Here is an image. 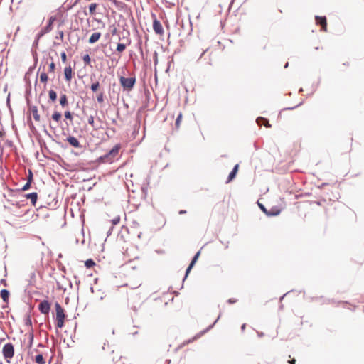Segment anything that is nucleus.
<instances>
[{
	"label": "nucleus",
	"instance_id": "a878e982",
	"mask_svg": "<svg viewBox=\"0 0 364 364\" xmlns=\"http://www.w3.org/2000/svg\"><path fill=\"white\" fill-rule=\"evenodd\" d=\"M48 95H49V98H50L53 102H54V101L56 100V98H57V94H56V92H55L53 90H50L49 91Z\"/></svg>",
	"mask_w": 364,
	"mask_h": 364
},
{
	"label": "nucleus",
	"instance_id": "f257e3e1",
	"mask_svg": "<svg viewBox=\"0 0 364 364\" xmlns=\"http://www.w3.org/2000/svg\"><path fill=\"white\" fill-rule=\"evenodd\" d=\"M121 145L116 144L107 154L99 157L98 161L102 163H112L117 157Z\"/></svg>",
	"mask_w": 364,
	"mask_h": 364
},
{
	"label": "nucleus",
	"instance_id": "20e7f679",
	"mask_svg": "<svg viewBox=\"0 0 364 364\" xmlns=\"http://www.w3.org/2000/svg\"><path fill=\"white\" fill-rule=\"evenodd\" d=\"M2 353L4 358L9 361V360L11 359L14 355V346L10 343L5 344L3 347Z\"/></svg>",
	"mask_w": 364,
	"mask_h": 364
},
{
	"label": "nucleus",
	"instance_id": "412c9836",
	"mask_svg": "<svg viewBox=\"0 0 364 364\" xmlns=\"http://www.w3.org/2000/svg\"><path fill=\"white\" fill-rule=\"evenodd\" d=\"M97 7V4L96 3H92L89 6V12L91 16L95 14L96 9Z\"/></svg>",
	"mask_w": 364,
	"mask_h": 364
},
{
	"label": "nucleus",
	"instance_id": "ddd939ff",
	"mask_svg": "<svg viewBox=\"0 0 364 364\" xmlns=\"http://www.w3.org/2000/svg\"><path fill=\"white\" fill-rule=\"evenodd\" d=\"M56 20L55 16H50L48 21V25L44 28L43 33H48L50 32L53 28V23Z\"/></svg>",
	"mask_w": 364,
	"mask_h": 364
},
{
	"label": "nucleus",
	"instance_id": "cd10ccee",
	"mask_svg": "<svg viewBox=\"0 0 364 364\" xmlns=\"http://www.w3.org/2000/svg\"><path fill=\"white\" fill-rule=\"evenodd\" d=\"M126 49V45L123 43H118L117 50L119 53L123 52Z\"/></svg>",
	"mask_w": 364,
	"mask_h": 364
},
{
	"label": "nucleus",
	"instance_id": "f3484780",
	"mask_svg": "<svg viewBox=\"0 0 364 364\" xmlns=\"http://www.w3.org/2000/svg\"><path fill=\"white\" fill-rule=\"evenodd\" d=\"M257 122L259 125H264L266 127H271L270 124L269 123V121L264 118V117H258L257 119Z\"/></svg>",
	"mask_w": 364,
	"mask_h": 364
},
{
	"label": "nucleus",
	"instance_id": "423d86ee",
	"mask_svg": "<svg viewBox=\"0 0 364 364\" xmlns=\"http://www.w3.org/2000/svg\"><path fill=\"white\" fill-rule=\"evenodd\" d=\"M316 23L318 25L321 26V31L326 32L327 31V21L325 16H316L315 17Z\"/></svg>",
	"mask_w": 364,
	"mask_h": 364
},
{
	"label": "nucleus",
	"instance_id": "2f4dec72",
	"mask_svg": "<svg viewBox=\"0 0 364 364\" xmlns=\"http://www.w3.org/2000/svg\"><path fill=\"white\" fill-rule=\"evenodd\" d=\"M88 123L89 124H90L94 129H95V121H94V117L93 116H90L89 118H88Z\"/></svg>",
	"mask_w": 364,
	"mask_h": 364
},
{
	"label": "nucleus",
	"instance_id": "473e14b6",
	"mask_svg": "<svg viewBox=\"0 0 364 364\" xmlns=\"http://www.w3.org/2000/svg\"><path fill=\"white\" fill-rule=\"evenodd\" d=\"M31 183H32L27 181L26 183L22 187L21 190L23 191L28 190L31 188Z\"/></svg>",
	"mask_w": 364,
	"mask_h": 364
},
{
	"label": "nucleus",
	"instance_id": "39448f33",
	"mask_svg": "<svg viewBox=\"0 0 364 364\" xmlns=\"http://www.w3.org/2000/svg\"><path fill=\"white\" fill-rule=\"evenodd\" d=\"M38 309L42 314L45 315L48 314L50 309V304L49 301L48 300L42 301L38 305Z\"/></svg>",
	"mask_w": 364,
	"mask_h": 364
},
{
	"label": "nucleus",
	"instance_id": "5701e85b",
	"mask_svg": "<svg viewBox=\"0 0 364 364\" xmlns=\"http://www.w3.org/2000/svg\"><path fill=\"white\" fill-rule=\"evenodd\" d=\"M48 77L46 73L42 72L40 75V80L41 82L46 83L48 81Z\"/></svg>",
	"mask_w": 364,
	"mask_h": 364
},
{
	"label": "nucleus",
	"instance_id": "9b49d317",
	"mask_svg": "<svg viewBox=\"0 0 364 364\" xmlns=\"http://www.w3.org/2000/svg\"><path fill=\"white\" fill-rule=\"evenodd\" d=\"M68 142L73 147L79 148L80 147V144L77 138L73 136H69L67 138Z\"/></svg>",
	"mask_w": 364,
	"mask_h": 364
},
{
	"label": "nucleus",
	"instance_id": "7ed1b4c3",
	"mask_svg": "<svg viewBox=\"0 0 364 364\" xmlns=\"http://www.w3.org/2000/svg\"><path fill=\"white\" fill-rule=\"evenodd\" d=\"M119 82L124 90L130 91L136 83V77H133L127 78L122 76L119 77Z\"/></svg>",
	"mask_w": 364,
	"mask_h": 364
},
{
	"label": "nucleus",
	"instance_id": "f03ea898",
	"mask_svg": "<svg viewBox=\"0 0 364 364\" xmlns=\"http://www.w3.org/2000/svg\"><path fill=\"white\" fill-rule=\"evenodd\" d=\"M55 309L56 311V326L58 328H61L64 326V321L65 318V314L63 307L58 304H55Z\"/></svg>",
	"mask_w": 364,
	"mask_h": 364
},
{
	"label": "nucleus",
	"instance_id": "bb28decb",
	"mask_svg": "<svg viewBox=\"0 0 364 364\" xmlns=\"http://www.w3.org/2000/svg\"><path fill=\"white\" fill-rule=\"evenodd\" d=\"M95 264V262L90 259L85 261V265L87 268H91Z\"/></svg>",
	"mask_w": 364,
	"mask_h": 364
},
{
	"label": "nucleus",
	"instance_id": "6e6552de",
	"mask_svg": "<svg viewBox=\"0 0 364 364\" xmlns=\"http://www.w3.org/2000/svg\"><path fill=\"white\" fill-rule=\"evenodd\" d=\"M51 118L53 120V122L55 123V126H53L51 122H50L49 126H50V129H54L58 126L59 122L60 121V119L62 118V115L59 112L55 111L53 112V114H52Z\"/></svg>",
	"mask_w": 364,
	"mask_h": 364
},
{
	"label": "nucleus",
	"instance_id": "37998d69",
	"mask_svg": "<svg viewBox=\"0 0 364 364\" xmlns=\"http://www.w3.org/2000/svg\"><path fill=\"white\" fill-rule=\"evenodd\" d=\"M245 328H246V324L245 323L242 324L241 326L242 331H245Z\"/></svg>",
	"mask_w": 364,
	"mask_h": 364
},
{
	"label": "nucleus",
	"instance_id": "7c9ffc66",
	"mask_svg": "<svg viewBox=\"0 0 364 364\" xmlns=\"http://www.w3.org/2000/svg\"><path fill=\"white\" fill-rule=\"evenodd\" d=\"M97 100L98 102L102 103L104 101V95L102 92H100L97 96Z\"/></svg>",
	"mask_w": 364,
	"mask_h": 364
},
{
	"label": "nucleus",
	"instance_id": "58836bf2",
	"mask_svg": "<svg viewBox=\"0 0 364 364\" xmlns=\"http://www.w3.org/2000/svg\"><path fill=\"white\" fill-rule=\"evenodd\" d=\"M237 301V300L235 298H231L228 300V302L230 304H235Z\"/></svg>",
	"mask_w": 364,
	"mask_h": 364
},
{
	"label": "nucleus",
	"instance_id": "ea45409f",
	"mask_svg": "<svg viewBox=\"0 0 364 364\" xmlns=\"http://www.w3.org/2000/svg\"><path fill=\"white\" fill-rule=\"evenodd\" d=\"M111 28H112V35H115L117 33V29L116 26L114 25H113L112 26H111Z\"/></svg>",
	"mask_w": 364,
	"mask_h": 364
},
{
	"label": "nucleus",
	"instance_id": "79ce46f5",
	"mask_svg": "<svg viewBox=\"0 0 364 364\" xmlns=\"http://www.w3.org/2000/svg\"><path fill=\"white\" fill-rule=\"evenodd\" d=\"M119 222V218H117V219H114V220H113V224H114V225H116V224H117Z\"/></svg>",
	"mask_w": 364,
	"mask_h": 364
},
{
	"label": "nucleus",
	"instance_id": "b1692460",
	"mask_svg": "<svg viewBox=\"0 0 364 364\" xmlns=\"http://www.w3.org/2000/svg\"><path fill=\"white\" fill-rule=\"evenodd\" d=\"M182 117H183V114L182 113H179L177 118H176V123H175V125H176V127L177 129H178L180 127V124H181V120H182Z\"/></svg>",
	"mask_w": 364,
	"mask_h": 364
},
{
	"label": "nucleus",
	"instance_id": "6ab92c4d",
	"mask_svg": "<svg viewBox=\"0 0 364 364\" xmlns=\"http://www.w3.org/2000/svg\"><path fill=\"white\" fill-rule=\"evenodd\" d=\"M34 360L38 364H46V359L41 354L36 355Z\"/></svg>",
	"mask_w": 364,
	"mask_h": 364
},
{
	"label": "nucleus",
	"instance_id": "dca6fc26",
	"mask_svg": "<svg viewBox=\"0 0 364 364\" xmlns=\"http://www.w3.org/2000/svg\"><path fill=\"white\" fill-rule=\"evenodd\" d=\"M100 37H101V33L100 32L93 33L89 38L88 42L90 44L95 43L97 41H98V40L100 38Z\"/></svg>",
	"mask_w": 364,
	"mask_h": 364
},
{
	"label": "nucleus",
	"instance_id": "393cba45",
	"mask_svg": "<svg viewBox=\"0 0 364 364\" xmlns=\"http://www.w3.org/2000/svg\"><path fill=\"white\" fill-rule=\"evenodd\" d=\"M100 87V82L98 81L92 84L90 89L93 92H96Z\"/></svg>",
	"mask_w": 364,
	"mask_h": 364
},
{
	"label": "nucleus",
	"instance_id": "0eeeda50",
	"mask_svg": "<svg viewBox=\"0 0 364 364\" xmlns=\"http://www.w3.org/2000/svg\"><path fill=\"white\" fill-rule=\"evenodd\" d=\"M153 29L156 34L162 36L164 34V28L159 20L154 18L153 21Z\"/></svg>",
	"mask_w": 364,
	"mask_h": 364
},
{
	"label": "nucleus",
	"instance_id": "f704fd0d",
	"mask_svg": "<svg viewBox=\"0 0 364 364\" xmlns=\"http://www.w3.org/2000/svg\"><path fill=\"white\" fill-rule=\"evenodd\" d=\"M27 181H29L30 183L33 182V173L31 170H28Z\"/></svg>",
	"mask_w": 364,
	"mask_h": 364
},
{
	"label": "nucleus",
	"instance_id": "e433bc0d",
	"mask_svg": "<svg viewBox=\"0 0 364 364\" xmlns=\"http://www.w3.org/2000/svg\"><path fill=\"white\" fill-rule=\"evenodd\" d=\"M260 209L267 215L268 210L262 205L259 203Z\"/></svg>",
	"mask_w": 364,
	"mask_h": 364
},
{
	"label": "nucleus",
	"instance_id": "9d476101",
	"mask_svg": "<svg viewBox=\"0 0 364 364\" xmlns=\"http://www.w3.org/2000/svg\"><path fill=\"white\" fill-rule=\"evenodd\" d=\"M238 169H239V164H236L234 166L232 171L230 173V174L228 176V180L226 181L227 183H228L230 181H232L236 177V175L237 173Z\"/></svg>",
	"mask_w": 364,
	"mask_h": 364
},
{
	"label": "nucleus",
	"instance_id": "4468645a",
	"mask_svg": "<svg viewBox=\"0 0 364 364\" xmlns=\"http://www.w3.org/2000/svg\"><path fill=\"white\" fill-rule=\"evenodd\" d=\"M281 213V208L277 206H273L269 210H268L267 215L268 216H276L278 215Z\"/></svg>",
	"mask_w": 364,
	"mask_h": 364
},
{
	"label": "nucleus",
	"instance_id": "c03bdc74",
	"mask_svg": "<svg viewBox=\"0 0 364 364\" xmlns=\"http://www.w3.org/2000/svg\"><path fill=\"white\" fill-rule=\"evenodd\" d=\"M186 213V211H185V210H181V211L179 212V213H180V214H183V213Z\"/></svg>",
	"mask_w": 364,
	"mask_h": 364
},
{
	"label": "nucleus",
	"instance_id": "f8f14e48",
	"mask_svg": "<svg viewBox=\"0 0 364 364\" xmlns=\"http://www.w3.org/2000/svg\"><path fill=\"white\" fill-rule=\"evenodd\" d=\"M25 198L29 199L31 204L35 206L38 200V194L36 192L28 193L25 195Z\"/></svg>",
	"mask_w": 364,
	"mask_h": 364
},
{
	"label": "nucleus",
	"instance_id": "4c0bfd02",
	"mask_svg": "<svg viewBox=\"0 0 364 364\" xmlns=\"http://www.w3.org/2000/svg\"><path fill=\"white\" fill-rule=\"evenodd\" d=\"M61 60L63 63H65L67 61V55H66V53L65 52H63L61 53Z\"/></svg>",
	"mask_w": 364,
	"mask_h": 364
},
{
	"label": "nucleus",
	"instance_id": "a18cd8bd",
	"mask_svg": "<svg viewBox=\"0 0 364 364\" xmlns=\"http://www.w3.org/2000/svg\"><path fill=\"white\" fill-rule=\"evenodd\" d=\"M1 282H4V285H6V282H5V280H4V279H2V280H1Z\"/></svg>",
	"mask_w": 364,
	"mask_h": 364
},
{
	"label": "nucleus",
	"instance_id": "c756f323",
	"mask_svg": "<svg viewBox=\"0 0 364 364\" xmlns=\"http://www.w3.org/2000/svg\"><path fill=\"white\" fill-rule=\"evenodd\" d=\"M33 118L36 121V122H39L40 121V116L39 114H38V111L37 109H34L33 110Z\"/></svg>",
	"mask_w": 364,
	"mask_h": 364
},
{
	"label": "nucleus",
	"instance_id": "4be33fe9",
	"mask_svg": "<svg viewBox=\"0 0 364 364\" xmlns=\"http://www.w3.org/2000/svg\"><path fill=\"white\" fill-rule=\"evenodd\" d=\"M109 1H112L114 4V5L118 9H123L125 6V4L123 2L119 1L117 0H109Z\"/></svg>",
	"mask_w": 364,
	"mask_h": 364
},
{
	"label": "nucleus",
	"instance_id": "72a5a7b5",
	"mask_svg": "<svg viewBox=\"0 0 364 364\" xmlns=\"http://www.w3.org/2000/svg\"><path fill=\"white\" fill-rule=\"evenodd\" d=\"M64 116L66 119H70V120H72L73 119V116H72V114L70 111H66L64 114Z\"/></svg>",
	"mask_w": 364,
	"mask_h": 364
},
{
	"label": "nucleus",
	"instance_id": "c9c22d12",
	"mask_svg": "<svg viewBox=\"0 0 364 364\" xmlns=\"http://www.w3.org/2000/svg\"><path fill=\"white\" fill-rule=\"evenodd\" d=\"M55 65L53 62H52L50 65H49V72H51V73H53L55 71Z\"/></svg>",
	"mask_w": 364,
	"mask_h": 364
},
{
	"label": "nucleus",
	"instance_id": "aec40b11",
	"mask_svg": "<svg viewBox=\"0 0 364 364\" xmlns=\"http://www.w3.org/2000/svg\"><path fill=\"white\" fill-rule=\"evenodd\" d=\"M60 104L63 107H65V106H67L68 105V98H67V96L65 94H63V95H62L60 96Z\"/></svg>",
	"mask_w": 364,
	"mask_h": 364
},
{
	"label": "nucleus",
	"instance_id": "a211bd4d",
	"mask_svg": "<svg viewBox=\"0 0 364 364\" xmlns=\"http://www.w3.org/2000/svg\"><path fill=\"white\" fill-rule=\"evenodd\" d=\"M0 295L3 301L7 303L10 295L9 291L6 289H2L0 292Z\"/></svg>",
	"mask_w": 364,
	"mask_h": 364
},
{
	"label": "nucleus",
	"instance_id": "a19ab883",
	"mask_svg": "<svg viewBox=\"0 0 364 364\" xmlns=\"http://www.w3.org/2000/svg\"><path fill=\"white\" fill-rule=\"evenodd\" d=\"M289 364H296V360L294 358L288 361Z\"/></svg>",
	"mask_w": 364,
	"mask_h": 364
},
{
	"label": "nucleus",
	"instance_id": "c85d7f7f",
	"mask_svg": "<svg viewBox=\"0 0 364 364\" xmlns=\"http://www.w3.org/2000/svg\"><path fill=\"white\" fill-rule=\"evenodd\" d=\"M83 61L85 65H90L91 62V58L88 54H86L83 56Z\"/></svg>",
	"mask_w": 364,
	"mask_h": 364
},
{
	"label": "nucleus",
	"instance_id": "1a4fd4ad",
	"mask_svg": "<svg viewBox=\"0 0 364 364\" xmlns=\"http://www.w3.org/2000/svg\"><path fill=\"white\" fill-rule=\"evenodd\" d=\"M65 78L67 82H70L73 77V70L70 65L67 66L64 69Z\"/></svg>",
	"mask_w": 364,
	"mask_h": 364
},
{
	"label": "nucleus",
	"instance_id": "2eb2a0df",
	"mask_svg": "<svg viewBox=\"0 0 364 364\" xmlns=\"http://www.w3.org/2000/svg\"><path fill=\"white\" fill-rule=\"evenodd\" d=\"M200 251H198L196 255L195 256L193 257L191 264H189L188 267L186 269V275L187 276L188 274L190 272L191 269L193 268V267L194 266L195 263L196 262V261L198 260L199 256H200Z\"/></svg>",
	"mask_w": 364,
	"mask_h": 364
}]
</instances>
